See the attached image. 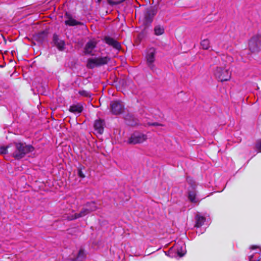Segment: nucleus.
<instances>
[{"instance_id": "obj_19", "label": "nucleus", "mask_w": 261, "mask_h": 261, "mask_svg": "<svg viewBox=\"0 0 261 261\" xmlns=\"http://www.w3.org/2000/svg\"><path fill=\"white\" fill-rule=\"evenodd\" d=\"M189 199L192 202H197L198 199L196 197V193L194 191H190L189 193Z\"/></svg>"}, {"instance_id": "obj_16", "label": "nucleus", "mask_w": 261, "mask_h": 261, "mask_svg": "<svg viewBox=\"0 0 261 261\" xmlns=\"http://www.w3.org/2000/svg\"><path fill=\"white\" fill-rule=\"evenodd\" d=\"M195 219H196L195 226L196 227H201L204 224V222L205 221V218L204 217L199 215V214H197L196 216Z\"/></svg>"}, {"instance_id": "obj_17", "label": "nucleus", "mask_w": 261, "mask_h": 261, "mask_svg": "<svg viewBox=\"0 0 261 261\" xmlns=\"http://www.w3.org/2000/svg\"><path fill=\"white\" fill-rule=\"evenodd\" d=\"M65 23L66 25H69V26H75L77 25H82L83 24V23L78 21L74 19L69 17L67 20H66L65 21Z\"/></svg>"}, {"instance_id": "obj_24", "label": "nucleus", "mask_w": 261, "mask_h": 261, "mask_svg": "<svg viewBox=\"0 0 261 261\" xmlns=\"http://www.w3.org/2000/svg\"><path fill=\"white\" fill-rule=\"evenodd\" d=\"M84 255H85L84 251L82 249H80L79 252V254H78V255L77 257V259H79V260L82 259L84 257Z\"/></svg>"}, {"instance_id": "obj_4", "label": "nucleus", "mask_w": 261, "mask_h": 261, "mask_svg": "<svg viewBox=\"0 0 261 261\" xmlns=\"http://www.w3.org/2000/svg\"><path fill=\"white\" fill-rule=\"evenodd\" d=\"M155 54L156 49L155 48L150 47L147 49L146 55L147 64L149 68L152 71L155 69V66L154 64Z\"/></svg>"}, {"instance_id": "obj_3", "label": "nucleus", "mask_w": 261, "mask_h": 261, "mask_svg": "<svg viewBox=\"0 0 261 261\" xmlns=\"http://www.w3.org/2000/svg\"><path fill=\"white\" fill-rule=\"evenodd\" d=\"M216 78L221 82L227 81L231 77V72L228 68L226 67H217L214 71Z\"/></svg>"}, {"instance_id": "obj_20", "label": "nucleus", "mask_w": 261, "mask_h": 261, "mask_svg": "<svg viewBox=\"0 0 261 261\" xmlns=\"http://www.w3.org/2000/svg\"><path fill=\"white\" fill-rule=\"evenodd\" d=\"M86 207H87L89 211V212H91L95 211L97 209V206L96 204L94 202H88L86 204Z\"/></svg>"}, {"instance_id": "obj_1", "label": "nucleus", "mask_w": 261, "mask_h": 261, "mask_svg": "<svg viewBox=\"0 0 261 261\" xmlns=\"http://www.w3.org/2000/svg\"><path fill=\"white\" fill-rule=\"evenodd\" d=\"M10 153L12 157L16 160H20L24 158L27 154L32 152L34 150V147L25 143L15 142L8 145Z\"/></svg>"}, {"instance_id": "obj_13", "label": "nucleus", "mask_w": 261, "mask_h": 261, "mask_svg": "<svg viewBox=\"0 0 261 261\" xmlns=\"http://www.w3.org/2000/svg\"><path fill=\"white\" fill-rule=\"evenodd\" d=\"M105 41L106 43L113 46L115 49H120L121 47L120 43L113 38L107 37L105 38Z\"/></svg>"}, {"instance_id": "obj_2", "label": "nucleus", "mask_w": 261, "mask_h": 261, "mask_svg": "<svg viewBox=\"0 0 261 261\" xmlns=\"http://www.w3.org/2000/svg\"><path fill=\"white\" fill-rule=\"evenodd\" d=\"M108 57H99L94 58H90L87 61V67L90 69H93L95 67L105 65L109 61Z\"/></svg>"}, {"instance_id": "obj_12", "label": "nucleus", "mask_w": 261, "mask_h": 261, "mask_svg": "<svg viewBox=\"0 0 261 261\" xmlns=\"http://www.w3.org/2000/svg\"><path fill=\"white\" fill-rule=\"evenodd\" d=\"M89 213H90V212H89V209L87 207L85 206L82 210V211L80 212V213H79V214L76 213V214H74V215L68 216L67 218L69 220H72L80 218V217H84Z\"/></svg>"}, {"instance_id": "obj_21", "label": "nucleus", "mask_w": 261, "mask_h": 261, "mask_svg": "<svg viewBox=\"0 0 261 261\" xmlns=\"http://www.w3.org/2000/svg\"><path fill=\"white\" fill-rule=\"evenodd\" d=\"M201 46L204 49H207L210 47V41L208 39H203L200 43Z\"/></svg>"}, {"instance_id": "obj_14", "label": "nucleus", "mask_w": 261, "mask_h": 261, "mask_svg": "<svg viewBox=\"0 0 261 261\" xmlns=\"http://www.w3.org/2000/svg\"><path fill=\"white\" fill-rule=\"evenodd\" d=\"M175 247L176 249V252L178 256L182 257L185 254L186 250V246L184 243H181L180 246L176 245Z\"/></svg>"}, {"instance_id": "obj_10", "label": "nucleus", "mask_w": 261, "mask_h": 261, "mask_svg": "<svg viewBox=\"0 0 261 261\" xmlns=\"http://www.w3.org/2000/svg\"><path fill=\"white\" fill-rule=\"evenodd\" d=\"M105 125V123L103 120L99 119L95 120L94 124L95 130L97 133L100 135L102 134L103 132Z\"/></svg>"}, {"instance_id": "obj_7", "label": "nucleus", "mask_w": 261, "mask_h": 261, "mask_svg": "<svg viewBox=\"0 0 261 261\" xmlns=\"http://www.w3.org/2000/svg\"><path fill=\"white\" fill-rule=\"evenodd\" d=\"M146 139L147 136L145 135L136 132L131 136L128 140V143L134 144L141 143L146 140Z\"/></svg>"}, {"instance_id": "obj_6", "label": "nucleus", "mask_w": 261, "mask_h": 261, "mask_svg": "<svg viewBox=\"0 0 261 261\" xmlns=\"http://www.w3.org/2000/svg\"><path fill=\"white\" fill-rule=\"evenodd\" d=\"M250 249L249 261H261V248L257 246H252Z\"/></svg>"}, {"instance_id": "obj_11", "label": "nucleus", "mask_w": 261, "mask_h": 261, "mask_svg": "<svg viewBox=\"0 0 261 261\" xmlns=\"http://www.w3.org/2000/svg\"><path fill=\"white\" fill-rule=\"evenodd\" d=\"M53 43L59 50H63L64 49L65 42L63 40L59 38L57 34H54L53 37Z\"/></svg>"}, {"instance_id": "obj_5", "label": "nucleus", "mask_w": 261, "mask_h": 261, "mask_svg": "<svg viewBox=\"0 0 261 261\" xmlns=\"http://www.w3.org/2000/svg\"><path fill=\"white\" fill-rule=\"evenodd\" d=\"M261 46V35H256L253 37L249 42L250 50L252 53L259 51Z\"/></svg>"}, {"instance_id": "obj_25", "label": "nucleus", "mask_w": 261, "mask_h": 261, "mask_svg": "<svg viewBox=\"0 0 261 261\" xmlns=\"http://www.w3.org/2000/svg\"><path fill=\"white\" fill-rule=\"evenodd\" d=\"M79 94L84 96L89 97L90 96V93L85 90H81L79 91Z\"/></svg>"}, {"instance_id": "obj_8", "label": "nucleus", "mask_w": 261, "mask_h": 261, "mask_svg": "<svg viewBox=\"0 0 261 261\" xmlns=\"http://www.w3.org/2000/svg\"><path fill=\"white\" fill-rule=\"evenodd\" d=\"M110 106L111 112L115 115L121 114L124 109V105L119 101H113Z\"/></svg>"}, {"instance_id": "obj_22", "label": "nucleus", "mask_w": 261, "mask_h": 261, "mask_svg": "<svg viewBox=\"0 0 261 261\" xmlns=\"http://www.w3.org/2000/svg\"><path fill=\"white\" fill-rule=\"evenodd\" d=\"M85 167L82 165L79 166L77 168L78 176L82 178H84L85 177V175L84 173L83 172V170H85Z\"/></svg>"}, {"instance_id": "obj_27", "label": "nucleus", "mask_w": 261, "mask_h": 261, "mask_svg": "<svg viewBox=\"0 0 261 261\" xmlns=\"http://www.w3.org/2000/svg\"><path fill=\"white\" fill-rule=\"evenodd\" d=\"M148 125L150 126H161V125L158 123L155 122V123H148Z\"/></svg>"}, {"instance_id": "obj_15", "label": "nucleus", "mask_w": 261, "mask_h": 261, "mask_svg": "<svg viewBox=\"0 0 261 261\" xmlns=\"http://www.w3.org/2000/svg\"><path fill=\"white\" fill-rule=\"evenodd\" d=\"M83 110V106L80 104L73 105L71 106L69 108V111L75 114H79L81 113Z\"/></svg>"}, {"instance_id": "obj_18", "label": "nucleus", "mask_w": 261, "mask_h": 261, "mask_svg": "<svg viewBox=\"0 0 261 261\" xmlns=\"http://www.w3.org/2000/svg\"><path fill=\"white\" fill-rule=\"evenodd\" d=\"M165 29L163 26L157 25L154 28V33L156 36H160L164 33Z\"/></svg>"}, {"instance_id": "obj_26", "label": "nucleus", "mask_w": 261, "mask_h": 261, "mask_svg": "<svg viewBox=\"0 0 261 261\" xmlns=\"http://www.w3.org/2000/svg\"><path fill=\"white\" fill-rule=\"evenodd\" d=\"M256 148L259 152H261V139L257 141L256 143Z\"/></svg>"}, {"instance_id": "obj_23", "label": "nucleus", "mask_w": 261, "mask_h": 261, "mask_svg": "<svg viewBox=\"0 0 261 261\" xmlns=\"http://www.w3.org/2000/svg\"><path fill=\"white\" fill-rule=\"evenodd\" d=\"M8 146L7 147H4V146H1L0 147V154H6L10 152L8 150Z\"/></svg>"}, {"instance_id": "obj_28", "label": "nucleus", "mask_w": 261, "mask_h": 261, "mask_svg": "<svg viewBox=\"0 0 261 261\" xmlns=\"http://www.w3.org/2000/svg\"><path fill=\"white\" fill-rule=\"evenodd\" d=\"M102 0H96V2L97 3H100Z\"/></svg>"}, {"instance_id": "obj_9", "label": "nucleus", "mask_w": 261, "mask_h": 261, "mask_svg": "<svg viewBox=\"0 0 261 261\" xmlns=\"http://www.w3.org/2000/svg\"><path fill=\"white\" fill-rule=\"evenodd\" d=\"M96 42L93 40L88 41L85 46L84 53L86 55H94L93 50L96 46Z\"/></svg>"}]
</instances>
